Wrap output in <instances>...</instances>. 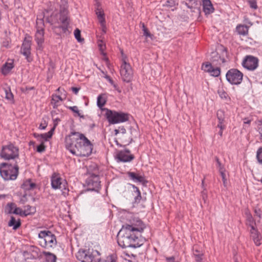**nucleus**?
I'll list each match as a JSON object with an SVG mask.
<instances>
[{
	"label": "nucleus",
	"instance_id": "f257e3e1",
	"mask_svg": "<svg viewBox=\"0 0 262 262\" xmlns=\"http://www.w3.org/2000/svg\"><path fill=\"white\" fill-rule=\"evenodd\" d=\"M145 228L143 222L139 219H133L130 224L123 225L117 234V242L122 248L140 247L142 244L139 243L138 234Z\"/></svg>",
	"mask_w": 262,
	"mask_h": 262
},
{
	"label": "nucleus",
	"instance_id": "f03ea898",
	"mask_svg": "<svg viewBox=\"0 0 262 262\" xmlns=\"http://www.w3.org/2000/svg\"><path fill=\"white\" fill-rule=\"evenodd\" d=\"M82 134L72 131L65 138V144L67 149L77 156H82Z\"/></svg>",
	"mask_w": 262,
	"mask_h": 262
},
{
	"label": "nucleus",
	"instance_id": "7ed1b4c3",
	"mask_svg": "<svg viewBox=\"0 0 262 262\" xmlns=\"http://www.w3.org/2000/svg\"><path fill=\"white\" fill-rule=\"evenodd\" d=\"M60 3L59 23L61 25L59 26V28L62 29L63 33L67 34L71 32L69 30L70 19L68 10V0L60 1Z\"/></svg>",
	"mask_w": 262,
	"mask_h": 262
},
{
	"label": "nucleus",
	"instance_id": "20e7f679",
	"mask_svg": "<svg viewBox=\"0 0 262 262\" xmlns=\"http://www.w3.org/2000/svg\"><path fill=\"white\" fill-rule=\"evenodd\" d=\"M18 166L17 163L12 165L6 163L0 164V174L6 181L15 180L18 174Z\"/></svg>",
	"mask_w": 262,
	"mask_h": 262
},
{
	"label": "nucleus",
	"instance_id": "39448f33",
	"mask_svg": "<svg viewBox=\"0 0 262 262\" xmlns=\"http://www.w3.org/2000/svg\"><path fill=\"white\" fill-rule=\"evenodd\" d=\"M38 237L40 246L45 248H54L57 244L56 236L49 230L41 231Z\"/></svg>",
	"mask_w": 262,
	"mask_h": 262
},
{
	"label": "nucleus",
	"instance_id": "423d86ee",
	"mask_svg": "<svg viewBox=\"0 0 262 262\" xmlns=\"http://www.w3.org/2000/svg\"><path fill=\"white\" fill-rule=\"evenodd\" d=\"M2 158L5 160L15 159L19 157V149L12 143L3 146L1 153Z\"/></svg>",
	"mask_w": 262,
	"mask_h": 262
},
{
	"label": "nucleus",
	"instance_id": "0eeeda50",
	"mask_svg": "<svg viewBox=\"0 0 262 262\" xmlns=\"http://www.w3.org/2000/svg\"><path fill=\"white\" fill-rule=\"evenodd\" d=\"M105 116L110 124H116L128 120V115L106 109Z\"/></svg>",
	"mask_w": 262,
	"mask_h": 262
},
{
	"label": "nucleus",
	"instance_id": "6e6552de",
	"mask_svg": "<svg viewBox=\"0 0 262 262\" xmlns=\"http://www.w3.org/2000/svg\"><path fill=\"white\" fill-rule=\"evenodd\" d=\"M44 20L42 18H37L36 19V32L35 35V40L38 45V49H42V44L44 42L45 34Z\"/></svg>",
	"mask_w": 262,
	"mask_h": 262
},
{
	"label": "nucleus",
	"instance_id": "1a4fd4ad",
	"mask_svg": "<svg viewBox=\"0 0 262 262\" xmlns=\"http://www.w3.org/2000/svg\"><path fill=\"white\" fill-rule=\"evenodd\" d=\"M120 73L123 81L127 83L132 81L134 76L133 70L130 64L128 61L126 62L125 59H123V62L121 63Z\"/></svg>",
	"mask_w": 262,
	"mask_h": 262
},
{
	"label": "nucleus",
	"instance_id": "9d476101",
	"mask_svg": "<svg viewBox=\"0 0 262 262\" xmlns=\"http://www.w3.org/2000/svg\"><path fill=\"white\" fill-rule=\"evenodd\" d=\"M51 186L53 189L55 190L61 189L62 194L64 196L68 194L69 189L66 187L67 183L64 180H62L58 174L54 173L51 178Z\"/></svg>",
	"mask_w": 262,
	"mask_h": 262
},
{
	"label": "nucleus",
	"instance_id": "9b49d317",
	"mask_svg": "<svg viewBox=\"0 0 262 262\" xmlns=\"http://www.w3.org/2000/svg\"><path fill=\"white\" fill-rule=\"evenodd\" d=\"M227 80L231 84H240L243 77V74L236 69H231L226 74Z\"/></svg>",
	"mask_w": 262,
	"mask_h": 262
},
{
	"label": "nucleus",
	"instance_id": "f8f14e48",
	"mask_svg": "<svg viewBox=\"0 0 262 262\" xmlns=\"http://www.w3.org/2000/svg\"><path fill=\"white\" fill-rule=\"evenodd\" d=\"M100 183L98 176L93 174L85 180L84 186L87 187V188L84 191L91 190L98 192L100 188Z\"/></svg>",
	"mask_w": 262,
	"mask_h": 262
},
{
	"label": "nucleus",
	"instance_id": "ddd939ff",
	"mask_svg": "<svg viewBox=\"0 0 262 262\" xmlns=\"http://www.w3.org/2000/svg\"><path fill=\"white\" fill-rule=\"evenodd\" d=\"M258 65V59L252 55H247L242 62V66L246 69L253 71Z\"/></svg>",
	"mask_w": 262,
	"mask_h": 262
},
{
	"label": "nucleus",
	"instance_id": "4468645a",
	"mask_svg": "<svg viewBox=\"0 0 262 262\" xmlns=\"http://www.w3.org/2000/svg\"><path fill=\"white\" fill-rule=\"evenodd\" d=\"M95 152L94 144L83 135V157H89Z\"/></svg>",
	"mask_w": 262,
	"mask_h": 262
},
{
	"label": "nucleus",
	"instance_id": "2eb2a0df",
	"mask_svg": "<svg viewBox=\"0 0 262 262\" xmlns=\"http://www.w3.org/2000/svg\"><path fill=\"white\" fill-rule=\"evenodd\" d=\"M129 149L119 151L116 156V159L117 162H128L132 161L134 159L133 155L130 154Z\"/></svg>",
	"mask_w": 262,
	"mask_h": 262
},
{
	"label": "nucleus",
	"instance_id": "dca6fc26",
	"mask_svg": "<svg viewBox=\"0 0 262 262\" xmlns=\"http://www.w3.org/2000/svg\"><path fill=\"white\" fill-rule=\"evenodd\" d=\"M90 251L89 249L88 251L85 253V251L83 250V253H84L83 262H99L100 258L99 257V253L97 251Z\"/></svg>",
	"mask_w": 262,
	"mask_h": 262
},
{
	"label": "nucleus",
	"instance_id": "f3484780",
	"mask_svg": "<svg viewBox=\"0 0 262 262\" xmlns=\"http://www.w3.org/2000/svg\"><path fill=\"white\" fill-rule=\"evenodd\" d=\"M202 69L209 73L210 75L214 77H217L221 74V70L219 67H213L211 63L207 62L202 65Z\"/></svg>",
	"mask_w": 262,
	"mask_h": 262
},
{
	"label": "nucleus",
	"instance_id": "a211bd4d",
	"mask_svg": "<svg viewBox=\"0 0 262 262\" xmlns=\"http://www.w3.org/2000/svg\"><path fill=\"white\" fill-rule=\"evenodd\" d=\"M30 50L31 41L25 39L21 47V53L26 57V58L29 62L31 61L30 57Z\"/></svg>",
	"mask_w": 262,
	"mask_h": 262
},
{
	"label": "nucleus",
	"instance_id": "6ab92c4d",
	"mask_svg": "<svg viewBox=\"0 0 262 262\" xmlns=\"http://www.w3.org/2000/svg\"><path fill=\"white\" fill-rule=\"evenodd\" d=\"M127 174L130 179L133 180L134 182H139L142 183L143 185H145L147 182V181L145 180L144 177L139 173L129 171L127 173Z\"/></svg>",
	"mask_w": 262,
	"mask_h": 262
},
{
	"label": "nucleus",
	"instance_id": "aec40b11",
	"mask_svg": "<svg viewBox=\"0 0 262 262\" xmlns=\"http://www.w3.org/2000/svg\"><path fill=\"white\" fill-rule=\"evenodd\" d=\"M210 60L212 64L218 66L226 62L224 58H222L216 51L211 53Z\"/></svg>",
	"mask_w": 262,
	"mask_h": 262
},
{
	"label": "nucleus",
	"instance_id": "412c9836",
	"mask_svg": "<svg viewBox=\"0 0 262 262\" xmlns=\"http://www.w3.org/2000/svg\"><path fill=\"white\" fill-rule=\"evenodd\" d=\"M250 227L251 228L250 230L251 237L255 245L256 246H259L261 244V236L253 224L250 225Z\"/></svg>",
	"mask_w": 262,
	"mask_h": 262
},
{
	"label": "nucleus",
	"instance_id": "4be33fe9",
	"mask_svg": "<svg viewBox=\"0 0 262 262\" xmlns=\"http://www.w3.org/2000/svg\"><path fill=\"white\" fill-rule=\"evenodd\" d=\"M203 7L206 14H210L214 11V8L210 0H203Z\"/></svg>",
	"mask_w": 262,
	"mask_h": 262
},
{
	"label": "nucleus",
	"instance_id": "5701e85b",
	"mask_svg": "<svg viewBox=\"0 0 262 262\" xmlns=\"http://www.w3.org/2000/svg\"><path fill=\"white\" fill-rule=\"evenodd\" d=\"M96 14L97 15L98 20L101 24L102 27V31L103 33H105L106 32V27L105 25V20L104 17L103 11H98Z\"/></svg>",
	"mask_w": 262,
	"mask_h": 262
},
{
	"label": "nucleus",
	"instance_id": "b1692460",
	"mask_svg": "<svg viewBox=\"0 0 262 262\" xmlns=\"http://www.w3.org/2000/svg\"><path fill=\"white\" fill-rule=\"evenodd\" d=\"M36 186V184L32 182L31 179H28L22 184L21 188L26 190H30L34 189Z\"/></svg>",
	"mask_w": 262,
	"mask_h": 262
},
{
	"label": "nucleus",
	"instance_id": "393cba45",
	"mask_svg": "<svg viewBox=\"0 0 262 262\" xmlns=\"http://www.w3.org/2000/svg\"><path fill=\"white\" fill-rule=\"evenodd\" d=\"M56 127V123L55 124V125H53V127L51 129V130L47 133L41 134L40 136L41 141H43V142L45 141H47L49 139H50L53 134V132Z\"/></svg>",
	"mask_w": 262,
	"mask_h": 262
},
{
	"label": "nucleus",
	"instance_id": "a878e982",
	"mask_svg": "<svg viewBox=\"0 0 262 262\" xmlns=\"http://www.w3.org/2000/svg\"><path fill=\"white\" fill-rule=\"evenodd\" d=\"M8 226L9 227H13V229L16 230L21 226L20 219L16 221L15 217L13 216H11L10 220L8 222Z\"/></svg>",
	"mask_w": 262,
	"mask_h": 262
},
{
	"label": "nucleus",
	"instance_id": "bb28decb",
	"mask_svg": "<svg viewBox=\"0 0 262 262\" xmlns=\"http://www.w3.org/2000/svg\"><path fill=\"white\" fill-rule=\"evenodd\" d=\"M13 67L14 66L13 61L10 62H7L3 66L2 72L4 75H7L10 72Z\"/></svg>",
	"mask_w": 262,
	"mask_h": 262
},
{
	"label": "nucleus",
	"instance_id": "cd10ccee",
	"mask_svg": "<svg viewBox=\"0 0 262 262\" xmlns=\"http://www.w3.org/2000/svg\"><path fill=\"white\" fill-rule=\"evenodd\" d=\"M107 99V95L106 94H102L98 96L97 98V105L99 107L101 108L103 106Z\"/></svg>",
	"mask_w": 262,
	"mask_h": 262
},
{
	"label": "nucleus",
	"instance_id": "c85d7f7f",
	"mask_svg": "<svg viewBox=\"0 0 262 262\" xmlns=\"http://www.w3.org/2000/svg\"><path fill=\"white\" fill-rule=\"evenodd\" d=\"M236 31L237 33L242 35H246L248 33V27L246 25H239L236 27Z\"/></svg>",
	"mask_w": 262,
	"mask_h": 262
},
{
	"label": "nucleus",
	"instance_id": "c756f323",
	"mask_svg": "<svg viewBox=\"0 0 262 262\" xmlns=\"http://www.w3.org/2000/svg\"><path fill=\"white\" fill-rule=\"evenodd\" d=\"M134 189V195L135 196V203H138L141 199V192L139 188L134 185H131Z\"/></svg>",
	"mask_w": 262,
	"mask_h": 262
},
{
	"label": "nucleus",
	"instance_id": "7c9ffc66",
	"mask_svg": "<svg viewBox=\"0 0 262 262\" xmlns=\"http://www.w3.org/2000/svg\"><path fill=\"white\" fill-rule=\"evenodd\" d=\"M43 255L46 256L47 262H56V256L55 254L50 252H43Z\"/></svg>",
	"mask_w": 262,
	"mask_h": 262
},
{
	"label": "nucleus",
	"instance_id": "2f4dec72",
	"mask_svg": "<svg viewBox=\"0 0 262 262\" xmlns=\"http://www.w3.org/2000/svg\"><path fill=\"white\" fill-rule=\"evenodd\" d=\"M217 118L219 120V124H223L225 121V113L222 110L217 111L216 113Z\"/></svg>",
	"mask_w": 262,
	"mask_h": 262
},
{
	"label": "nucleus",
	"instance_id": "473e14b6",
	"mask_svg": "<svg viewBox=\"0 0 262 262\" xmlns=\"http://www.w3.org/2000/svg\"><path fill=\"white\" fill-rule=\"evenodd\" d=\"M16 204L14 203H8L6 206V209L8 214H13V210L15 209Z\"/></svg>",
	"mask_w": 262,
	"mask_h": 262
},
{
	"label": "nucleus",
	"instance_id": "72a5a7b5",
	"mask_svg": "<svg viewBox=\"0 0 262 262\" xmlns=\"http://www.w3.org/2000/svg\"><path fill=\"white\" fill-rule=\"evenodd\" d=\"M98 46L100 51L102 55H105L104 50L105 49V45L103 43L102 40L99 39L98 40Z\"/></svg>",
	"mask_w": 262,
	"mask_h": 262
},
{
	"label": "nucleus",
	"instance_id": "f704fd0d",
	"mask_svg": "<svg viewBox=\"0 0 262 262\" xmlns=\"http://www.w3.org/2000/svg\"><path fill=\"white\" fill-rule=\"evenodd\" d=\"M5 98L9 101H12L13 100V95L11 92L10 89H5Z\"/></svg>",
	"mask_w": 262,
	"mask_h": 262
},
{
	"label": "nucleus",
	"instance_id": "c9c22d12",
	"mask_svg": "<svg viewBox=\"0 0 262 262\" xmlns=\"http://www.w3.org/2000/svg\"><path fill=\"white\" fill-rule=\"evenodd\" d=\"M193 255L195 257V259L197 262H201L202 260V256L203 254L201 252L198 250H195L193 252Z\"/></svg>",
	"mask_w": 262,
	"mask_h": 262
},
{
	"label": "nucleus",
	"instance_id": "e433bc0d",
	"mask_svg": "<svg viewBox=\"0 0 262 262\" xmlns=\"http://www.w3.org/2000/svg\"><path fill=\"white\" fill-rule=\"evenodd\" d=\"M68 108L72 112H73L74 113L76 114V115H74L75 117L79 116L80 118L82 117V115L80 113L78 108L77 106H69Z\"/></svg>",
	"mask_w": 262,
	"mask_h": 262
},
{
	"label": "nucleus",
	"instance_id": "4c0bfd02",
	"mask_svg": "<svg viewBox=\"0 0 262 262\" xmlns=\"http://www.w3.org/2000/svg\"><path fill=\"white\" fill-rule=\"evenodd\" d=\"M218 94H219L220 97L222 99H224L225 100H227L228 99H229V98L228 97V95L223 90H219L218 91Z\"/></svg>",
	"mask_w": 262,
	"mask_h": 262
},
{
	"label": "nucleus",
	"instance_id": "58836bf2",
	"mask_svg": "<svg viewBox=\"0 0 262 262\" xmlns=\"http://www.w3.org/2000/svg\"><path fill=\"white\" fill-rule=\"evenodd\" d=\"M46 150V146L44 144L43 141H41L40 145L37 146L36 151L38 152L41 153L45 151Z\"/></svg>",
	"mask_w": 262,
	"mask_h": 262
},
{
	"label": "nucleus",
	"instance_id": "ea45409f",
	"mask_svg": "<svg viewBox=\"0 0 262 262\" xmlns=\"http://www.w3.org/2000/svg\"><path fill=\"white\" fill-rule=\"evenodd\" d=\"M74 36L75 38L79 42L82 41V38L81 37V31L77 28L74 31Z\"/></svg>",
	"mask_w": 262,
	"mask_h": 262
},
{
	"label": "nucleus",
	"instance_id": "a19ab883",
	"mask_svg": "<svg viewBox=\"0 0 262 262\" xmlns=\"http://www.w3.org/2000/svg\"><path fill=\"white\" fill-rule=\"evenodd\" d=\"M141 26L142 29V31H143V34L144 36L146 37H150L151 34L148 31L147 28L145 27V25L144 23H141Z\"/></svg>",
	"mask_w": 262,
	"mask_h": 262
},
{
	"label": "nucleus",
	"instance_id": "79ce46f5",
	"mask_svg": "<svg viewBox=\"0 0 262 262\" xmlns=\"http://www.w3.org/2000/svg\"><path fill=\"white\" fill-rule=\"evenodd\" d=\"M256 158L259 163L262 164V147L259 148L257 150Z\"/></svg>",
	"mask_w": 262,
	"mask_h": 262
},
{
	"label": "nucleus",
	"instance_id": "37998d69",
	"mask_svg": "<svg viewBox=\"0 0 262 262\" xmlns=\"http://www.w3.org/2000/svg\"><path fill=\"white\" fill-rule=\"evenodd\" d=\"M13 214L24 216V211L19 207H17L16 206L15 209L13 210Z\"/></svg>",
	"mask_w": 262,
	"mask_h": 262
},
{
	"label": "nucleus",
	"instance_id": "c03bdc74",
	"mask_svg": "<svg viewBox=\"0 0 262 262\" xmlns=\"http://www.w3.org/2000/svg\"><path fill=\"white\" fill-rule=\"evenodd\" d=\"M64 99L60 95H53L52 101H54L55 104L58 102L59 101H62Z\"/></svg>",
	"mask_w": 262,
	"mask_h": 262
},
{
	"label": "nucleus",
	"instance_id": "a18cd8bd",
	"mask_svg": "<svg viewBox=\"0 0 262 262\" xmlns=\"http://www.w3.org/2000/svg\"><path fill=\"white\" fill-rule=\"evenodd\" d=\"M95 7H96V13L98 11H103L101 7L100 0H95Z\"/></svg>",
	"mask_w": 262,
	"mask_h": 262
},
{
	"label": "nucleus",
	"instance_id": "49530a36",
	"mask_svg": "<svg viewBox=\"0 0 262 262\" xmlns=\"http://www.w3.org/2000/svg\"><path fill=\"white\" fill-rule=\"evenodd\" d=\"M25 209L24 210V212H25L24 216H27L31 213L32 207L30 205H28L25 206Z\"/></svg>",
	"mask_w": 262,
	"mask_h": 262
},
{
	"label": "nucleus",
	"instance_id": "de8ad7c7",
	"mask_svg": "<svg viewBox=\"0 0 262 262\" xmlns=\"http://www.w3.org/2000/svg\"><path fill=\"white\" fill-rule=\"evenodd\" d=\"M75 256L77 259L82 262V249L79 248L78 251L75 253Z\"/></svg>",
	"mask_w": 262,
	"mask_h": 262
},
{
	"label": "nucleus",
	"instance_id": "09e8293b",
	"mask_svg": "<svg viewBox=\"0 0 262 262\" xmlns=\"http://www.w3.org/2000/svg\"><path fill=\"white\" fill-rule=\"evenodd\" d=\"M225 170H223V169H221V171H220V173L222 176V180L223 181V184L225 186H226L227 183V180L226 179V174H225Z\"/></svg>",
	"mask_w": 262,
	"mask_h": 262
},
{
	"label": "nucleus",
	"instance_id": "8fccbe9b",
	"mask_svg": "<svg viewBox=\"0 0 262 262\" xmlns=\"http://www.w3.org/2000/svg\"><path fill=\"white\" fill-rule=\"evenodd\" d=\"M250 7L254 9H256L257 8L256 2L255 0H250L248 1Z\"/></svg>",
	"mask_w": 262,
	"mask_h": 262
},
{
	"label": "nucleus",
	"instance_id": "3c124183",
	"mask_svg": "<svg viewBox=\"0 0 262 262\" xmlns=\"http://www.w3.org/2000/svg\"><path fill=\"white\" fill-rule=\"evenodd\" d=\"M215 160L217 163V167L219 169V171H221V169H223V170H225V168H224V166L222 165L221 162L219 160V159L217 157H215Z\"/></svg>",
	"mask_w": 262,
	"mask_h": 262
},
{
	"label": "nucleus",
	"instance_id": "603ef678",
	"mask_svg": "<svg viewBox=\"0 0 262 262\" xmlns=\"http://www.w3.org/2000/svg\"><path fill=\"white\" fill-rule=\"evenodd\" d=\"M57 92H58L60 94V96H63V98L65 99L66 97L67 92L66 91L61 88H58L57 90Z\"/></svg>",
	"mask_w": 262,
	"mask_h": 262
},
{
	"label": "nucleus",
	"instance_id": "864d4df0",
	"mask_svg": "<svg viewBox=\"0 0 262 262\" xmlns=\"http://www.w3.org/2000/svg\"><path fill=\"white\" fill-rule=\"evenodd\" d=\"M217 126L220 128V130L219 132V134L221 137H222L223 135V130L225 128V125L222 124H218Z\"/></svg>",
	"mask_w": 262,
	"mask_h": 262
},
{
	"label": "nucleus",
	"instance_id": "5fc2aeb1",
	"mask_svg": "<svg viewBox=\"0 0 262 262\" xmlns=\"http://www.w3.org/2000/svg\"><path fill=\"white\" fill-rule=\"evenodd\" d=\"M121 63L123 62V59H125V61L126 62L128 61V58H127V56L124 54L122 50H121Z\"/></svg>",
	"mask_w": 262,
	"mask_h": 262
},
{
	"label": "nucleus",
	"instance_id": "6e6d98bb",
	"mask_svg": "<svg viewBox=\"0 0 262 262\" xmlns=\"http://www.w3.org/2000/svg\"><path fill=\"white\" fill-rule=\"evenodd\" d=\"M34 89V87H27L26 86V88H21V92L24 93H26L28 92V91H30V90H33Z\"/></svg>",
	"mask_w": 262,
	"mask_h": 262
},
{
	"label": "nucleus",
	"instance_id": "4d7b16f0",
	"mask_svg": "<svg viewBox=\"0 0 262 262\" xmlns=\"http://www.w3.org/2000/svg\"><path fill=\"white\" fill-rule=\"evenodd\" d=\"M80 89V87H72L71 90L75 94H77Z\"/></svg>",
	"mask_w": 262,
	"mask_h": 262
},
{
	"label": "nucleus",
	"instance_id": "13d9d810",
	"mask_svg": "<svg viewBox=\"0 0 262 262\" xmlns=\"http://www.w3.org/2000/svg\"><path fill=\"white\" fill-rule=\"evenodd\" d=\"M260 124H259L258 131L260 135V139L262 140V120L259 121Z\"/></svg>",
	"mask_w": 262,
	"mask_h": 262
},
{
	"label": "nucleus",
	"instance_id": "bf43d9fd",
	"mask_svg": "<svg viewBox=\"0 0 262 262\" xmlns=\"http://www.w3.org/2000/svg\"><path fill=\"white\" fill-rule=\"evenodd\" d=\"M47 126V124L46 123V121H45L44 123H40V124L39 126V128L40 129H45Z\"/></svg>",
	"mask_w": 262,
	"mask_h": 262
},
{
	"label": "nucleus",
	"instance_id": "052dcab7",
	"mask_svg": "<svg viewBox=\"0 0 262 262\" xmlns=\"http://www.w3.org/2000/svg\"><path fill=\"white\" fill-rule=\"evenodd\" d=\"M104 77L105 79H106L111 84H114V81L111 79V78L109 76H108L107 75H105L104 76Z\"/></svg>",
	"mask_w": 262,
	"mask_h": 262
},
{
	"label": "nucleus",
	"instance_id": "680f3d73",
	"mask_svg": "<svg viewBox=\"0 0 262 262\" xmlns=\"http://www.w3.org/2000/svg\"><path fill=\"white\" fill-rule=\"evenodd\" d=\"M167 262H178L175 261V258L173 256L167 257L166 258Z\"/></svg>",
	"mask_w": 262,
	"mask_h": 262
},
{
	"label": "nucleus",
	"instance_id": "e2e57ef3",
	"mask_svg": "<svg viewBox=\"0 0 262 262\" xmlns=\"http://www.w3.org/2000/svg\"><path fill=\"white\" fill-rule=\"evenodd\" d=\"M103 56H104L103 57V60L105 61L106 66L109 68L110 63L108 58L106 57V54H105V55Z\"/></svg>",
	"mask_w": 262,
	"mask_h": 262
},
{
	"label": "nucleus",
	"instance_id": "0e129e2a",
	"mask_svg": "<svg viewBox=\"0 0 262 262\" xmlns=\"http://www.w3.org/2000/svg\"><path fill=\"white\" fill-rule=\"evenodd\" d=\"M40 135H41V134H37V133H36L33 134V136L35 138H36L38 140H39V141L41 142V141L40 136Z\"/></svg>",
	"mask_w": 262,
	"mask_h": 262
},
{
	"label": "nucleus",
	"instance_id": "69168bd1",
	"mask_svg": "<svg viewBox=\"0 0 262 262\" xmlns=\"http://www.w3.org/2000/svg\"><path fill=\"white\" fill-rule=\"evenodd\" d=\"M53 123H54V125H55V124L56 123V126L58 125V123L59 121H60V119L59 118H55V119H53Z\"/></svg>",
	"mask_w": 262,
	"mask_h": 262
},
{
	"label": "nucleus",
	"instance_id": "338daca9",
	"mask_svg": "<svg viewBox=\"0 0 262 262\" xmlns=\"http://www.w3.org/2000/svg\"><path fill=\"white\" fill-rule=\"evenodd\" d=\"M207 197V194L204 191H203L202 192V198H203V200L204 201V202H206Z\"/></svg>",
	"mask_w": 262,
	"mask_h": 262
},
{
	"label": "nucleus",
	"instance_id": "774afa93",
	"mask_svg": "<svg viewBox=\"0 0 262 262\" xmlns=\"http://www.w3.org/2000/svg\"><path fill=\"white\" fill-rule=\"evenodd\" d=\"M251 122V120H249V119H247V118H245L244 119V123L245 124H249Z\"/></svg>",
	"mask_w": 262,
	"mask_h": 262
}]
</instances>
